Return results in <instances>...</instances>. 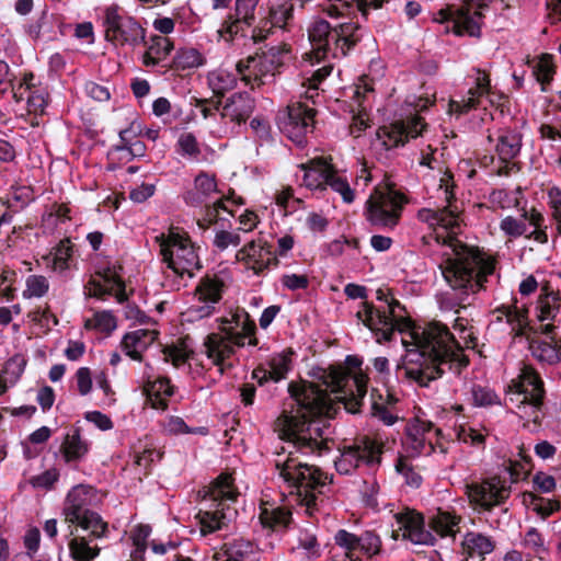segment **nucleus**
Segmentation results:
<instances>
[{"label":"nucleus","instance_id":"7ed1b4c3","mask_svg":"<svg viewBox=\"0 0 561 561\" xmlns=\"http://www.w3.org/2000/svg\"><path fill=\"white\" fill-rule=\"evenodd\" d=\"M401 339L407 347L403 365L398 375L427 386L445 371V367L457 374L469 359L460 352L459 342L442 322L432 321L424 325H410Z\"/></svg>","mask_w":561,"mask_h":561},{"label":"nucleus","instance_id":"680f3d73","mask_svg":"<svg viewBox=\"0 0 561 561\" xmlns=\"http://www.w3.org/2000/svg\"><path fill=\"white\" fill-rule=\"evenodd\" d=\"M259 0H236L234 16L248 22V26L254 21V12Z\"/></svg>","mask_w":561,"mask_h":561},{"label":"nucleus","instance_id":"9b49d317","mask_svg":"<svg viewBox=\"0 0 561 561\" xmlns=\"http://www.w3.org/2000/svg\"><path fill=\"white\" fill-rule=\"evenodd\" d=\"M283 47L273 46L261 54H255L254 56H249L245 60H240L236 66L237 71L251 89L271 83L283 64Z\"/></svg>","mask_w":561,"mask_h":561},{"label":"nucleus","instance_id":"f704fd0d","mask_svg":"<svg viewBox=\"0 0 561 561\" xmlns=\"http://www.w3.org/2000/svg\"><path fill=\"white\" fill-rule=\"evenodd\" d=\"M522 148V136L516 130H503L497 137L496 152L502 162L515 159Z\"/></svg>","mask_w":561,"mask_h":561},{"label":"nucleus","instance_id":"3c124183","mask_svg":"<svg viewBox=\"0 0 561 561\" xmlns=\"http://www.w3.org/2000/svg\"><path fill=\"white\" fill-rule=\"evenodd\" d=\"M533 75L545 91L546 85L550 83L554 75V66L550 55H542L533 61Z\"/></svg>","mask_w":561,"mask_h":561},{"label":"nucleus","instance_id":"5fc2aeb1","mask_svg":"<svg viewBox=\"0 0 561 561\" xmlns=\"http://www.w3.org/2000/svg\"><path fill=\"white\" fill-rule=\"evenodd\" d=\"M49 289V283L45 276L30 275L26 278L25 289L23 290L24 298H41Z\"/></svg>","mask_w":561,"mask_h":561},{"label":"nucleus","instance_id":"0eeeda50","mask_svg":"<svg viewBox=\"0 0 561 561\" xmlns=\"http://www.w3.org/2000/svg\"><path fill=\"white\" fill-rule=\"evenodd\" d=\"M312 49L306 56L313 62L332 57L345 56L360 39V26L356 23H342L331 28L324 20H316L308 28Z\"/></svg>","mask_w":561,"mask_h":561},{"label":"nucleus","instance_id":"79ce46f5","mask_svg":"<svg viewBox=\"0 0 561 561\" xmlns=\"http://www.w3.org/2000/svg\"><path fill=\"white\" fill-rule=\"evenodd\" d=\"M89 450V445L83 440L76 431L67 434L61 446V453L66 461H75L81 459Z\"/></svg>","mask_w":561,"mask_h":561},{"label":"nucleus","instance_id":"393cba45","mask_svg":"<svg viewBox=\"0 0 561 561\" xmlns=\"http://www.w3.org/2000/svg\"><path fill=\"white\" fill-rule=\"evenodd\" d=\"M510 397H522V400L543 398V382L531 367H524L519 376L508 387Z\"/></svg>","mask_w":561,"mask_h":561},{"label":"nucleus","instance_id":"dca6fc26","mask_svg":"<svg viewBox=\"0 0 561 561\" xmlns=\"http://www.w3.org/2000/svg\"><path fill=\"white\" fill-rule=\"evenodd\" d=\"M466 494L471 504L491 510L508 499L511 486L499 477H493L480 483L466 484Z\"/></svg>","mask_w":561,"mask_h":561},{"label":"nucleus","instance_id":"de8ad7c7","mask_svg":"<svg viewBox=\"0 0 561 561\" xmlns=\"http://www.w3.org/2000/svg\"><path fill=\"white\" fill-rule=\"evenodd\" d=\"M524 502L541 518H547L560 510V502L557 500L543 499L531 493L524 496Z\"/></svg>","mask_w":561,"mask_h":561},{"label":"nucleus","instance_id":"49530a36","mask_svg":"<svg viewBox=\"0 0 561 561\" xmlns=\"http://www.w3.org/2000/svg\"><path fill=\"white\" fill-rule=\"evenodd\" d=\"M71 252L70 241L68 239L61 240L54 251L45 257L48 261L47 265H50L54 271L62 272L67 270Z\"/></svg>","mask_w":561,"mask_h":561},{"label":"nucleus","instance_id":"13d9d810","mask_svg":"<svg viewBox=\"0 0 561 561\" xmlns=\"http://www.w3.org/2000/svg\"><path fill=\"white\" fill-rule=\"evenodd\" d=\"M470 393L471 402L476 407H489L499 403V397L488 387L474 385Z\"/></svg>","mask_w":561,"mask_h":561},{"label":"nucleus","instance_id":"c03bdc74","mask_svg":"<svg viewBox=\"0 0 561 561\" xmlns=\"http://www.w3.org/2000/svg\"><path fill=\"white\" fill-rule=\"evenodd\" d=\"M25 93H27L26 101L28 112H43L46 106L45 95L39 91H30V84L25 81L14 89L13 96L19 102L25 99Z\"/></svg>","mask_w":561,"mask_h":561},{"label":"nucleus","instance_id":"1a4fd4ad","mask_svg":"<svg viewBox=\"0 0 561 561\" xmlns=\"http://www.w3.org/2000/svg\"><path fill=\"white\" fill-rule=\"evenodd\" d=\"M156 241L163 262L175 275L193 277L201 268L199 257L185 232L171 229L168 234L156 237Z\"/></svg>","mask_w":561,"mask_h":561},{"label":"nucleus","instance_id":"5701e85b","mask_svg":"<svg viewBox=\"0 0 561 561\" xmlns=\"http://www.w3.org/2000/svg\"><path fill=\"white\" fill-rule=\"evenodd\" d=\"M477 77L474 79L476 85L470 88L468 94L459 101H450L449 112L454 114H466L469 111L476 108L480 104L482 96H488L491 104L494 103L492 99V91L490 85L489 76L481 70H477Z\"/></svg>","mask_w":561,"mask_h":561},{"label":"nucleus","instance_id":"8fccbe9b","mask_svg":"<svg viewBox=\"0 0 561 561\" xmlns=\"http://www.w3.org/2000/svg\"><path fill=\"white\" fill-rule=\"evenodd\" d=\"M294 4L291 0H280L270 9L268 20L272 26L284 28L293 18Z\"/></svg>","mask_w":561,"mask_h":561},{"label":"nucleus","instance_id":"a18cd8bd","mask_svg":"<svg viewBox=\"0 0 561 561\" xmlns=\"http://www.w3.org/2000/svg\"><path fill=\"white\" fill-rule=\"evenodd\" d=\"M459 518L448 512L438 511L431 519L432 528L440 536H454L458 530Z\"/></svg>","mask_w":561,"mask_h":561},{"label":"nucleus","instance_id":"a878e982","mask_svg":"<svg viewBox=\"0 0 561 561\" xmlns=\"http://www.w3.org/2000/svg\"><path fill=\"white\" fill-rule=\"evenodd\" d=\"M352 93V100L354 101L358 114L354 115L353 123L350 126V133L354 137H359L360 133L365 130L368 125V116L366 113V106L364 105L369 94L373 93L374 89L366 77L358 79V82L350 88Z\"/></svg>","mask_w":561,"mask_h":561},{"label":"nucleus","instance_id":"774afa93","mask_svg":"<svg viewBox=\"0 0 561 561\" xmlns=\"http://www.w3.org/2000/svg\"><path fill=\"white\" fill-rule=\"evenodd\" d=\"M396 469L404 477L407 484L413 488H417L421 484L422 477L412 469L407 460L399 459Z\"/></svg>","mask_w":561,"mask_h":561},{"label":"nucleus","instance_id":"f03ea898","mask_svg":"<svg viewBox=\"0 0 561 561\" xmlns=\"http://www.w3.org/2000/svg\"><path fill=\"white\" fill-rule=\"evenodd\" d=\"M453 174L445 172L438 187L443 208H422L417 218L426 222L437 243L444 247L439 268L446 283L455 290L477 293L494 273V260L457 239L462 225V204L455 196Z\"/></svg>","mask_w":561,"mask_h":561},{"label":"nucleus","instance_id":"e2e57ef3","mask_svg":"<svg viewBox=\"0 0 561 561\" xmlns=\"http://www.w3.org/2000/svg\"><path fill=\"white\" fill-rule=\"evenodd\" d=\"M525 548L531 550L534 553L541 556L547 552L545 540L541 534L536 528H529L524 537Z\"/></svg>","mask_w":561,"mask_h":561},{"label":"nucleus","instance_id":"c85d7f7f","mask_svg":"<svg viewBox=\"0 0 561 561\" xmlns=\"http://www.w3.org/2000/svg\"><path fill=\"white\" fill-rule=\"evenodd\" d=\"M253 110L254 101L245 93H237L226 101L220 116L224 121L240 125L250 117Z\"/></svg>","mask_w":561,"mask_h":561},{"label":"nucleus","instance_id":"338daca9","mask_svg":"<svg viewBox=\"0 0 561 561\" xmlns=\"http://www.w3.org/2000/svg\"><path fill=\"white\" fill-rule=\"evenodd\" d=\"M501 230L510 237L517 238L526 233V225L523 220L507 216L501 221Z\"/></svg>","mask_w":561,"mask_h":561},{"label":"nucleus","instance_id":"ea45409f","mask_svg":"<svg viewBox=\"0 0 561 561\" xmlns=\"http://www.w3.org/2000/svg\"><path fill=\"white\" fill-rule=\"evenodd\" d=\"M70 557L75 561H91L100 553L98 545L92 546L87 537H73L68 542Z\"/></svg>","mask_w":561,"mask_h":561},{"label":"nucleus","instance_id":"e433bc0d","mask_svg":"<svg viewBox=\"0 0 561 561\" xmlns=\"http://www.w3.org/2000/svg\"><path fill=\"white\" fill-rule=\"evenodd\" d=\"M290 517V512L284 507L273 504H265L261 507L260 520L265 528L283 529L289 524Z\"/></svg>","mask_w":561,"mask_h":561},{"label":"nucleus","instance_id":"9d476101","mask_svg":"<svg viewBox=\"0 0 561 561\" xmlns=\"http://www.w3.org/2000/svg\"><path fill=\"white\" fill-rule=\"evenodd\" d=\"M105 39L119 48H136L146 38V30L133 16L121 12L117 5L104 11Z\"/></svg>","mask_w":561,"mask_h":561},{"label":"nucleus","instance_id":"2eb2a0df","mask_svg":"<svg viewBox=\"0 0 561 561\" xmlns=\"http://www.w3.org/2000/svg\"><path fill=\"white\" fill-rule=\"evenodd\" d=\"M225 283L217 276L203 277L195 288L196 302L185 312L191 321L208 318L216 312V305L220 301Z\"/></svg>","mask_w":561,"mask_h":561},{"label":"nucleus","instance_id":"bf43d9fd","mask_svg":"<svg viewBox=\"0 0 561 561\" xmlns=\"http://www.w3.org/2000/svg\"><path fill=\"white\" fill-rule=\"evenodd\" d=\"M164 360L171 362L175 367L184 364L190 355V350L184 342L167 346L163 350Z\"/></svg>","mask_w":561,"mask_h":561},{"label":"nucleus","instance_id":"58836bf2","mask_svg":"<svg viewBox=\"0 0 561 561\" xmlns=\"http://www.w3.org/2000/svg\"><path fill=\"white\" fill-rule=\"evenodd\" d=\"M84 328L110 335L117 328V319L112 311H94L90 318L84 320Z\"/></svg>","mask_w":561,"mask_h":561},{"label":"nucleus","instance_id":"f3484780","mask_svg":"<svg viewBox=\"0 0 561 561\" xmlns=\"http://www.w3.org/2000/svg\"><path fill=\"white\" fill-rule=\"evenodd\" d=\"M334 542L351 561H359V552L371 558L381 549L380 537L369 530L357 536L345 529H340L334 535Z\"/></svg>","mask_w":561,"mask_h":561},{"label":"nucleus","instance_id":"0e129e2a","mask_svg":"<svg viewBox=\"0 0 561 561\" xmlns=\"http://www.w3.org/2000/svg\"><path fill=\"white\" fill-rule=\"evenodd\" d=\"M179 152L182 156L196 158L199 153V146L195 136L191 133L182 134L178 140Z\"/></svg>","mask_w":561,"mask_h":561},{"label":"nucleus","instance_id":"4c0bfd02","mask_svg":"<svg viewBox=\"0 0 561 561\" xmlns=\"http://www.w3.org/2000/svg\"><path fill=\"white\" fill-rule=\"evenodd\" d=\"M510 401L515 404L516 413L519 415V417L526 420L527 422H533L536 425L540 423V420L543 415V398L522 400V397H510Z\"/></svg>","mask_w":561,"mask_h":561},{"label":"nucleus","instance_id":"6ab92c4d","mask_svg":"<svg viewBox=\"0 0 561 561\" xmlns=\"http://www.w3.org/2000/svg\"><path fill=\"white\" fill-rule=\"evenodd\" d=\"M425 127L426 124L422 117L413 116L405 122L399 121L380 127L377 131V137L386 149H391L404 145L410 138H416Z\"/></svg>","mask_w":561,"mask_h":561},{"label":"nucleus","instance_id":"412c9836","mask_svg":"<svg viewBox=\"0 0 561 561\" xmlns=\"http://www.w3.org/2000/svg\"><path fill=\"white\" fill-rule=\"evenodd\" d=\"M85 293L99 299H104L105 296H114L119 304L128 300L123 279L111 268L96 274L85 286Z\"/></svg>","mask_w":561,"mask_h":561},{"label":"nucleus","instance_id":"b1692460","mask_svg":"<svg viewBox=\"0 0 561 561\" xmlns=\"http://www.w3.org/2000/svg\"><path fill=\"white\" fill-rule=\"evenodd\" d=\"M493 314L495 321H505L511 327L513 337L527 336L530 330L528 319V308L525 305H518L515 300L512 305H502L497 307Z\"/></svg>","mask_w":561,"mask_h":561},{"label":"nucleus","instance_id":"423d86ee","mask_svg":"<svg viewBox=\"0 0 561 561\" xmlns=\"http://www.w3.org/2000/svg\"><path fill=\"white\" fill-rule=\"evenodd\" d=\"M279 477L293 489L291 494L306 506L307 511L317 506L318 495L323 493V489L331 483L328 474L323 473L318 467L304 463L289 451L288 456L282 457L275 461Z\"/></svg>","mask_w":561,"mask_h":561},{"label":"nucleus","instance_id":"864d4df0","mask_svg":"<svg viewBox=\"0 0 561 561\" xmlns=\"http://www.w3.org/2000/svg\"><path fill=\"white\" fill-rule=\"evenodd\" d=\"M25 365V359L20 355H15L8 359L1 371L4 382H8L10 387L13 386L22 376Z\"/></svg>","mask_w":561,"mask_h":561},{"label":"nucleus","instance_id":"bb28decb","mask_svg":"<svg viewBox=\"0 0 561 561\" xmlns=\"http://www.w3.org/2000/svg\"><path fill=\"white\" fill-rule=\"evenodd\" d=\"M542 291L536 305L537 319L540 322L548 321L547 324L542 325V332L551 334L556 329L553 322L557 321L560 314L561 297L559 291H549L547 288H543Z\"/></svg>","mask_w":561,"mask_h":561},{"label":"nucleus","instance_id":"ddd939ff","mask_svg":"<svg viewBox=\"0 0 561 561\" xmlns=\"http://www.w3.org/2000/svg\"><path fill=\"white\" fill-rule=\"evenodd\" d=\"M381 455L382 443L368 436H360L352 445L343 448L334 463L340 473L347 474L362 463L368 467L378 466Z\"/></svg>","mask_w":561,"mask_h":561},{"label":"nucleus","instance_id":"39448f33","mask_svg":"<svg viewBox=\"0 0 561 561\" xmlns=\"http://www.w3.org/2000/svg\"><path fill=\"white\" fill-rule=\"evenodd\" d=\"M376 299L379 305L363 301L356 317L371 331L376 332L377 342L390 341L394 331L404 333L410 329L411 320L405 308L397 300L388 288H378Z\"/></svg>","mask_w":561,"mask_h":561},{"label":"nucleus","instance_id":"7c9ffc66","mask_svg":"<svg viewBox=\"0 0 561 561\" xmlns=\"http://www.w3.org/2000/svg\"><path fill=\"white\" fill-rule=\"evenodd\" d=\"M157 335V331L148 329L128 332L122 339V350L130 358L141 360V353L154 342Z\"/></svg>","mask_w":561,"mask_h":561},{"label":"nucleus","instance_id":"f257e3e1","mask_svg":"<svg viewBox=\"0 0 561 561\" xmlns=\"http://www.w3.org/2000/svg\"><path fill=\"white\" fill-rule=\"evenodd\" d=\"M360 365L359 358L347 356L345 365L324 370L321 379L325 389L313 383H290L288 390L296 408L284 411L276 420L275 430L279 437L305 455L320 456L327 451L325 422L308 416H332L336 403H343L350 413L359 412L368 381Z\"/></svg>","mask_w":561,"mask_h":561},{"label":"nucleus","instance_id":"4be33fe9","mask_svg":"<svg viewBox=\"0 0 561 561\" xmlns=\"http://www.w3.org/2000/svg\"><path fill=\"white\" fill-rule=\"evenodd\" d=\"M95 499V491L91 486L80 484L70 490L62 507V515L69 527L73 526L77 520L92 511L90 507Z\"/></svg>","mask_w":561,"mask_h":561},{"label":"nucleus","instance_id":"6e6552de","mask_svg":"<svg viewBox=\"0 0 561 561\" xmlns=\"http://www.w3.org/2000/svg\"><path fill=\"white\" fill-rule=\"evenodd\" d=\"M238 496L233 479L229 473L220 474L205 491L203 495L204 507L198 512L201 534L206 536L221 529L232 517L229 502Z\"/></svg>","mask_w":561,"mask_h":561},{"label":"nucleus","instance_id":"c9c22d12","mask_svg":"<svg viewBox=\"0 0 561 561\" xmlns=\"http://www.w3.org/2000/svg\"><path fill=\"white\" fill-rule=\"evenodd\" d=\"M173 43L164 36H153L150 45L142 55V64L147 67L163 61L172 51Z\"/></svg>","mask_w":561,"mask_h":561},{"label":"nucleus","instance_id":"4468645a","mask_svg":"<svg viewBox=\"0 0 561 561\" xmlns=\"http://www.w3.org/2000/svg\"><path fill=\"white\" fill-rule=\"evenodd\" d=\"M314 110L307 104L296 102L288 105L277 116L280 130L295 144L301 146L314 124Z\"/></svg>","mask_w":561,"mask_h":561},{"label":"nucleus","instance_id":"09e8293b","mask_svg":"<svg viewBox=\"0 0 561 561\" xmlns=\"http://www.w3.org/2000/svg\"><path fill=\"white\" fill-rule=\"evenodd\" d=\"M245 26L249 27L248 22L240 21V19L234 15H229L218 30V35L225 42L233 43L239 35L241 37L245 36Z\"/></svg>","mask_w":561,"mask_h":561},{"label":"nucleus","instance_id":"603ef678","mask_svg":"<svg viewBox=\"0 0 561 561\" xmlns=\"http://www.w3.org/2000/svg\"><path fill=\"white\" fill-rule=\"evenodd\" d=\"M203 64L204 57L195 48H182L174 57V65L180 69L197 68Z\"/></svg>","mask_w":561,"mask_h":561},{"label":"nucleus","instance_id":"aec40b11","mask_svg":"<svg viewBox=\"0 0 561 561\" xmlns=\"http://www.w3.org/2000/svg\"><path fill=\"white\" fill-rule=\"evenodd\" d=\"M397 528L392 531L393 539L401 537L414 545H430L433 537L424 528L423 517L412 510H405L394 515Z\"/></svg>","mask_w":561,"mask_h":561},{"label":"nucleus","instance_id":"a211bd4d","mask_svg":"<svg viewBox=\"0 0 561 561\" xmlns=\"http://www.w3.org/2000/svg\"><path fill=\"white\" fill-rule=\"evenodd\" d=\"M236 259L247 265L255 274L278 265L273 247L263 237L245 243L237 253Z\"/></svg>","mask_w":561,"mask_h":561},{"label":"nucleus","instance_id":"37998d69","mask_svg":"<svg viewBox=\"0 0 561 561\" xmlns=\"http://www.w3.org/2000/svg\"><path fill=\"white\" fill-rule=\"evenodd\" d=\"M75 525L88 531L90 537L100 539L107 536L108 524L94 511L82 516V518L77 520Z\"/></svg>","mask_w":561,"mask_h":561},{"label":"nucleus","instance_id":"473e14b6","mask_svg":"<svg viewBox=\"0 0 561 561\" xmlns=\"http://www.w3.org/2000/svg\"><path fill=\"white\" fill-rule=\"evenodd\" d=\"M217 192L215 175L202 172L194 181V188L185 194V201L190 205H198Z\"/></svg>","mask_w":561,"mask_h":561},{"label":"nucleus","instance_id":"c756f323","mask_svg":"<svg viewBox=\"0 0 561 561\" xmlns=\"http://www.w3.org/2000/svg\"><path fill=\"white\" fill-rule=\"evenodd\" d=\"M305 171L304 184L312 190H324L325 184L333 171V167L327 158H314L307 163L300 164Z\"/></svg>","mask_w":561,"mask_h":561},{"label":"nucleus","instance_id":"72a5a7b5","mask_svg":"<svg viewBox=\"0 0 561 561\" xmlns=\"http://www.w3.org/2000/svg\"><path fill=\"white\" fill-rule=\"evenodd\" d=\"M144 389L153 409H167V399L173 394V387L168 378H158L153 381L148 380Z\"/></svg>","mask_w":561,"mask_h":561},{"label":"nucleus","instance_id":"6e6d98bb","mask_svg":"<svg viewBox=\"0 0 561 561\" xmlns=\"http://www.w3.org/2000/svg\"><path fill=\"white\" fill-rule=\"evenodd\" d=\"M209 84L217 94H224L236 85V77L226 70H217L209 75Z\"/></svg>","mask_w":561,"mask_h":561},{"label":"nucleus","instance_id":"052dcab7","mask_svg":"<svg viewBox=\"0 0 561 561\" xmlns=\"http://www.w3.org/2000/svg\"><path fill=\"white\" fill-rule=\"evenodd\" d=\"M240 243L241 237L238 230H219L216 232L214 238V245L220 251H224L229 247H238Z\"/></svg>","mask_w":561,"mask_h":561},{"label":"nucleus","instance_id":"cd10ccee","mask_svg":"<svg viewBox=\"0 0 561 561\" xmlns=\"http://www.w3.org/2000/svg\"><path fill=\"white\" fill-rule=\"evenodd\" d=\"M494 548L491 537L474 531L467 533L461 541V561H483Z\"/></svg>","mask_w":561,"mask_h":561},{"label":"nucleus","instance_id":"a19ab883","mask_svg":"<svg viewBox=\"0 0 561 561\" xmlns=\"http://www.w3.org/2000/svg\"><path fill=\"white\" fill-rule=\"evenodd\" d=\"M432 424L426 422L417 421L408 427L407 444L415 453H422L426 449V445L432 446L431 442H427L426 435L431 432Z\"/></svg>","mask_w":561,"mask_h":561},{"label":"nucleus","instance_id":"69168bd1","mask_svg":"<svg viewBox=\"0 0 561 561\" xmlns=\"http://www.w3.org/2000/svg\"><path fill=\"white\" fill-rule=\"evenodd\" d=\"M457 438L462 443L477 447L483 446L485 440L482 433L469 426H459L457 430Z\"/></svg>","mask_w":561,"mask_h":561},{"label":"nucleus","instance_id":"f8f14e48","mask_svg":"<svg viewBox=\"0 0 561 561\" xmlns=\"http://www.w3.org/2000/svg\"><path fill=\"white\" fill-rule=\"evenodd\" d=\"M405 197L390 188L376 190L367 201V220L377 227L394 228L401 217Z\"/></svg>","mask_w":561,"mask_h":561},{"label":"nucleus","instance_id":"20e7f679","mask_svg":"<svg viewBox=\"0 0 561 561\" xmlns=\"http://www.w3.org/2000/svg\"><path fill=\"white\" fill-rule=\"evenodd\" d=\"M216 321L218 331L209 333L204 339L203 347L207 358L222 373L225 367L231 366L229 360L237 348L245 345L256 346L259 340L255 336V322L243 309L237 310L230 318L221 317Z\"/></svg>","mask_w":561,"mask_h":561},{"label":"nucleus","instance_id":"4d7b16f0","mask_svg":"<svg viewBox=\"0 0 561 561\" xmlns=\"http://www.w3.org/2000/svg\"><path fill=\"white\" fill-rule=\"evenodd\" d=\"M330 186L334 192L339 193L345 203H352L354 201V191L351 188L347 180L337 174V172L333 169L329 180L325 184V187Z\"/></svg>","mask_w":561,"mask_h":561},{"label":"nucleus","instance_id":"2f4dec72","mask_svg":"<svg viewBox=\"0 0 561 561\" xmlns=\"http://www.w3.org/2000/svg\"><path fill=\"white\" fill-rule=\"evenodd\" d=\"M290 355L289 354H277L274 355L267 367L260 366L255 368L252 373V377L260 383H264L267 380H273L275 382L285 378L286 374L290 367Z\"/></svg>","mask_w":561,"mask_h":561}]
</instances>
